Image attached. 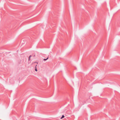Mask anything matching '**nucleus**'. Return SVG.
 Segmentation results:
<instances>
[{
    "label": "nucleus",
    "instance_id": "obj_1",
    "mask_svg": "<svg viewBox=\"0 0 120 120\" xmlns=\"http://www.w3.org/2000/svg\"><path fill=\"white\" fill-rule=\"evenodd\" d=\"M64 115H63L62 116V117L60 118V119H62V118H64Z\"/></svg>",
    "mask_w": 120,
    "mask_h": 120
},
{
    "label": "nucleus",
    "instance_id": "obj_2",
    "mask_svg": "<svg viewBox=\"0 0 120 120\" xmlns=\"http://www.w3.org/2000/svg\"><path fill=\"white\" fill-rule=\"evenodd\" d=\"M37 66V65H36V66H35V71H37V68H36V66Z\"/></svg>",
    "mask_w": 120,
    "mask_h": 120
},
{
    "label": "nucleus",
    "instance_id": "obj_3",
    "mask_svg": "<svg viewBox=\"0 0 120 120\" xmlns=\"http://www.w3.org/2000/svg\"><path fill=\"white\" fill-rule=\"evenodd\" d=\"M31 56H30L29 57V61L30 60V57H31Z\"/></svg>",
    "mask_w": 120,
    "mask_h": 120
},
{
    "label": "nucleus",
    "instance_id": "obj_4",
    "mask_svg": "<svg viewBox=\"0 0 120 120\" xmlns=\"http://www.w3.org/2000/svg\"><path fill=\"white\" fill-rule=\"evenodd\" d=\"M48 58H47V59H44V60H47L48 59Z\"/></svg>",
    "mask_w": 120,
    "mask_h": 120
},
{
    "label": "nucleus",
    "instance_id": "obj_5",
    "mask_svg": "<svg viewBox=\"0 0 120 120\" xmlns=\"http://www.w3.org/2000/svg\"><path fill=\"white\" fill-rule=\"evenodd\" d=\"M37 63V64H38V63Z\"/></svg>",
    "mask_w": 120,
    "mask_h": 120
}]
</instances>
